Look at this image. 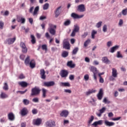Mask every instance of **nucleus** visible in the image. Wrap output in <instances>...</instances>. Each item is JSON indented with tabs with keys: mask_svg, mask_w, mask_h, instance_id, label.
I'll return each instance as SVG.
<instances>
[{
	"mask_svg": "<svg viewBox=\"0 0 127 127\" xmlns=\"http://www.w3.org/2000/svg\"><path fill=\"white\" fill-rule=\"evenodd\" d=\"M75 78V76H74V75H70L69 76V80H71V81L74 80Z\"/></svg>",
	"mask_w": 127,
	"mask_h": 127,
	"instance_id": "obj_59",
	"label": "nucleus"
},
{
	"mask_svg": "<svg viewBox=\"0 0 127 127\" xmlns=\"http://www.w3.org/2000/svg\"><path fill=\"white\" fill-rule=\"evenodd\" d=\"M32 113L33 115H36V114L38 113V111H37V109H34L32 110Z\"/></svg>",
	"mask_w": 127,
	"mask_h": 127,
	"instance_id": "obj_54",
	"label": "nucleus"
},
{
	"mask_svg": "<svg viewBox=\"0 0 127 127\" xmlns=\"http://www.w3.org/2000/svg\"><path fill=\"white\" fill-rule=\"evenodd\" d=\"M0 98L1 99H6V98H8V95L5 94V93L1 92V94H0Z\"/></svg>",
	"mask_w": 127,
	"mask_h": 127,
	"instance_id": "obj_27",
	"label": "nucleus"
},
{
	"mask_svg": "<svg viewBox=\"0 0 127 127\" xmlns=\"http://www.w3.org/2000/svg\"><path fill=\"white\" fill-rule=\"evenodd\" d=\"M67 66L70 67V68H75V64H73L72 61H69L67 63Z\"/></svg>",
	"mask_w": 127,
	"mask_h": 127,
	"instance_id": "obj_28",
	"label": "nucleus"
},
{
	"mask_svg": "<svg viewBox=\"0 0 127 127\" xmlns=\"http://www.w3.org/2000/svg\"><path fill=\"white\" fill-rule=\"evenodd\" d=\"M42 98H45L47 97L46 94H47V90L45 88H42Z\"/></svg>",
	"mask_w": 127,
	"mask_h": 127,
	"instance_id": "obj_23",
	"label": "nucleus"
},
{
	"mask_svg": "<svg viewBox=\"0 0 127 127\" xmlns=\"http://www.w3.org/2000/svg\"><path fill=\"white\" fill-rule=\"evenodd\" d=\"M119 49V46H115L114 47H113L110 49V52L111 53H114L116 50H118Z\"/></svg>",
	"mask_w": 127,
	"mask_h": 127,
	"instance_id": "obj_31",
	"label": "nucleus"
},
{
	"mask_svg": "<svg viewBox=\"0 0 127 127\" xmlns=\"http://www.w3.org/2000/svg\"><path fill=\"white\" fill-rule=\"evenodd\" d=\"M94 117L93 116H91L90 117V118H89V120L88 121L89 125H91V124H92V122H93V121H94Z\"/></svg>",
	"mask_w": 127,
	"mask_h": 127,
	"instance_id": "obj_43",
	"label": "nucleus"
},
{
	"mask_svg": "<svg viewBox=\"0 0 127 127\" xmlns=\"http://www.w3.org/2000/svg\"><path fill=\"white\" fill-rule=\"evenodd\" d=\"M49 26L48 30L50 34L52 35H55V34H56V25L49 24Z\"/></svg>",
	"mask_w": 127,
	"mask_h": 127,
	"instance_id": "obj_1",
	"label": "nucleus"
},
{
	"mask_svg": "<svg viewBox=\"0 0 127 127\" xmlns=\"http://www.w3.org/2000/svg\"><path fill=\"white\" fill-rule=\"evenodd\" d=\"M101 126V125H103V121L102 120H99L97 122H95L93 123L92 126H94V127H97L98 125Z\"/></svg>",
	"mask_w": 127,
	"mask_h": 127,
	"instance_id": "obj_24",
	"label": "nucleus"
},
{
	"mask_svg": "<svg viewBox=\"0 0 127 127\" xmlns=\"http://www.w3.org/2000/svg\"><path fill=\"white\" fill-rule=\"evenodd\" d=\"M71 16L73 18H74V19H79V18H82V17H83L84 16V15H79L75 13H72L71 14Z\"/></svg>",
	"mask_w": 127,
	"mask_h": 127,
	"instance_id": "obj_13",
	"label": "nucleus"
},
{
	"mask_svg": "<svg viewBox=\"0 0 127 127\" xmlns=\"http://www.w3.org/2000/svg\"><path fill=\"white\" fill-rule=\"evenodd\" d=\"M8 119L9 121H14L15 119V117L14 116V114L11 112L8 114Z\"/></svg>",
	"mask_w": 127,
	"mask_h": 127,
	"instance_id": "obj_18",
	"label": "nucleus"
},
{
	"mask_svg": "<svg viewBox=\"0 0 127 127\" xmlns=\"http://www.w3.org/2000/svg\"><path fill=\"white\" fill-rule=\"evenodd\" d=\"M84 80L85 81H88L89 80V75L88 74H85L84 76Z\"/></svg>",
	"mask_w": 127,
	"mask_h": 127,
	"instance_id": "obj_61",
	"label": "nucleus"
},
{
	"mask_svg": "<svg viewBox=\"0 0 127 127\" xmlns=\"http://www.w3.org/2000/svg\"><path fill=\"white\" fill-rule=\"evenodd\" d=\"M102 61L103 62V63H105V64H108V63H110L111 62L110 60H109V59H108V57H103Z\"/></svg>",
	"mask_w": 127,
	"mask_h": 127,
	"instance_id": "obj_22",
	"label": "nucleus"
},
{
	"mask_svg": "<svg viewBox=\"0 0 127 127\" xmlns=\"http://www.w3.org/2000/svg\"><path fill=\"white\" fill-rule=\"evenodd\" d=\"M79 30H80V27H79V26L77 25H74L73 30L71 34V36L74 37V36H75L76 35V33H77V32H79Z\"/></svg>",
	"mask_w": 127,
	"mask_h": 127,
	"instance_id": "obj_8",
	"label": "nucleus"
},
{
	"mask_svg": "<svg viewBox=\"0 0 127 127\" xmlns=\"http://www.w3.org/2000/svg\"><path fill=\"white\" fill-rule=\"evenodd\" d=\"M23 103L24 105L27 106V105H29V100H28V99H25L23 100Z\"/></svg>",
	"mask_w": 127,
	"mask_h": 127,
	"instance_id": "obj_40",
	"label": "nucleus"
},
{
	"mask_svg": "<svg viewBox=\"0 0 127 127\" xmlns=\"http://www.w3.org/2000/svg\"><path fill=\"white\" fill-rule=\"evenodd\" d=\"M103 102V103H105V104H110L111 103V101L108 100V99H107L106 97L104 98Z\"/></svg>",
	"mask_w": 127,
	"mask_h": 127,
	"instance_id": "obj_46",
	"label": "nucleus"
},
{
	"mask_svg": "<svg viewBox=\"0 0 127 127\" xmlns=\"http://www.w3.org/2000/svg\"><path fill=\"white\" fill-rule=\"evenodd\" d=\"M122 14L123 15H127V8H126L125 9H123L122 10Z\"/></svg>",
	"mask_w": 127,
	"mask_h": 127,
	"instance_id": "obj_55",
	"label": "nucleus"
},
{
	"mask_svg": "<svg viewBox=\"0 0 127 127\" xmlns=\"http://www.w3.org/2000/svg\"><path fill=\"white\" fill-rule=\"evenodd\" d=\"M105 124L106 126H108L109 127H112V126H114V125H115L114 122H110L107 121L105 122Z\"/></svg>",
	"mask_w": 127,
	"mask_h": 127,
	"instance_id": "obj_37",
	"label": "nucleus"
},
{
	"mask_svg": "<svg viewBox=\"0 0 127 127\" xmlns=\"http://www.w3.org/2000/svg\"><path fill=\"white\" fill-rule=\"evenodd\" d=\"M55 17L57 18L59 15H60V13H61V6H59L56 9L55 11Z\"/></svg>",
	"mask_w": 127,
	"mask_h": 127,
	"instance_id": "obj_15",
	"label": "nucleus"
},
{
	"mask_svg": "<svg viewBox=\"0 0 127 127\" xmlns=\"http://www.w3.org/2000/svg\"><path fill=\"white\" fill-rule=\"evenodd\" d=\"M29 61H30V57L27 56L26 59L25 60V62H24L25 65L27 66V65L30 64Z\"/></svg>",
	"mask_w": 127,
	"mask_h": 127,
	"instance_id": "obj_34",
	"label": "nucleus"
},
{
	"mask_svg": "<svg viewBox=\"0 0 127 127\" xmlns=\"http://www.w3.org/2000/svg\"><path fill=\"white\" fill-rule=\"evenodd\" d=\"M90 71L93 73V78L95 81H97V74H98V70L97 68L94 66H91L90 67Z\"/></svg>",
	"mask_w": 127,
	"mask_h": 127,
	"instance_id": "obj_3",
	"label": "nucleus"
},
{
	"mask_svg": "<svg viewBox=\"0 0 127 127\" xmlns=\"http://www.w3.org/2000/svg\"><path fill=\"white\" fill-rule=\"evenodd\" d=\"M96 34H97V31H95V30H92V33H91V36H92V38L93 39H94L95 38V35H96Z\"/></svg>",
	"mask_w": 127,
	"mask_h": 127,
	"instance_id": "obj_42",
	"label": "nucleus"
},
{
	"mask_svg": "<svg viewBox=\"0 0 127 127\" xmlns=\"http://www.w3.org/2000/svg\"><path fill=\"white\" fill-rule=\"evenodd\" d=\"M65 93H68V94H71L72 91L70 89H64Z\"/></svg>",
	"mask_w": 127,
	"mask_h": 127,
	"instance_id": "obj_62",
	"label": "nucleus"
},
{
	"mask_svg": "<svg viewBox=\"0 0 127 127\" xmlns=\"http://www.w3.org/2000/svg\"><path fill=\"white\" fill-rule=\"evenodd\" d=\"M18 22H21V23H25V18L23 17H19L17 18Z\"/></svg>",
	"mask_w": 127,
	"mask_h": 127,
	"instance_id": "obj_32",
	"label": "nucleus"
},
{
	"mask_svg": "<svg viewBox=\"0 0 127 127\" xmlns=\"http://www.w3.org/2000/svg\"><path fill=\"white\" fill-rule=\"evenodd\" d=\"M107 25L105 24L103 27V31L104 32H107Z\"/></svg>",
	"mask_w": 127,
	"mask_h": 127,
	"instance_id": "obj_52",
	"label": "nucleus"
},
{
	"mask_svg": "<svg viewBox=\"0 0 127 127\" xmlns=\"http://www.w3.org/2000/svg\"><path fill=\"white\" fill-rule=\"evenodd\" d=\"M77 11H80V12H84L86 11V8L85 7V5L81 4L77 6Z\"/></svg>",
	"mask_w": 127,
	"mask_h": 127,
	"instance_id": "obj_12",
	"label": "nucleus"
},
{
	"mask_svg": "<svg viewBox=\"0 0 127 127\" xmlns=\"http://www.w3.org/2000/svg\"><path fill=\"white\" fill-rule=\"evenodd\" d=\"M112 76L114 78H117L118 77V71H117V69L113 68H112Z\"/></svg>",
	"mask_w": 127,
	"mask_h": 127,
	"instance_id": "obj_19",
	"label": "nucleus"
},
{
	"mask_svg": "<svg viewBox=\"0 0 127 127\" xmlns=\"http://www.w3.org/2000/svg\"><path fill=\"white\" fill-rule=\"evenodd\" d=\"M31 42L32 44H35L36 43V40L35 39V37L33 35H31Z\"/></svg>",
	"mask_w": 127,
	"mask_h": 127,
	"instance_id": "obj_30",
	"label": "nucleus"
},
{
	"mask_svg": "<svg viewBox=\"0 0 127 127\" xmlns=\"http://www.w3.org/2000/svg\"><path fill=\"white\" fill-rule=\"evenodd\" d=\"M18 84L21 87H22L23 88H25L27 87L28 83H27V82L25 81H21L18 82Z\"/></svg>",
	"mask_w": 127,
	"mask_h": 127,
	"instance_id": "obj_20",
	"label": "nucleus"
},
{
	"mask_svg": "<svg viewBox=\"0 0 127 127\" xmlns=\"http://www.w3.org/2000/svg\"><path fill=\"white\" fill-rule=\"evenodd\" d=\"M20 46L22 48H24V47H26V46L25 45V44L23 42H21L20 44Z\"/></svg>",
	"mask_w": 127,
	"mask_h": 127,
	"instance_id": "obj_56",
	"label": "nucleus"
},
{
	"mask_svg": "<svg viewBox=\"0 0 127 127\" xmlns=\"http://www.w3.org/2000/svg\"><path fill=\"white\" fill-rule=\"evenodd\" d=\"M4 26V23L2 21H0V29H3Z\"/></svg>",
	"mask_w": 127,
	"mask_h": 127,
	"instance_id": "obj_44",
	"label": "nucleus"
},
{
	"mask_svg": "<svg viewBox=\"0 0 127 127\" xmlns=\"http://www.w3.org/2000/svg\"><path fill=\"white\" fill-rule=\"evenodd\" d=\"M40 91H41L40 88L36 86L31 89L30 96L31 97H33V96H37V95H39V94H40Z\"/></svg>",
	"mask_w": 127,
	"mask_h": 127,
	"instance_id": "obj_2",
	"label": "nucleus"
},
{
	"mask_svg": "<svg viewBox=\"0 0 127 127\" xmlns=\"http://www.w3.org/2000/svg\"><path fill=\"white\" fill-rule=\"evenodd\" d=\"M102 21H100L98 23H97L96 25V27H97V28H100V27L102 26Z\"/></svg>",
	"mask_w": 127,
	"mask_h": 127,
	"instance_id": "obj_50",
	"label": "nucleus"
},
{
	"mask_svg": "<svg viewBox=\"0 0 127 127\" xmlns=\"http://www.w3.org/2000/svg\"><path fill=\"white\" fill-rule=\"evenodd\" d=\"M104 96V91L103 90V89L101 88L98 92V93L97 95V99L101 101L102 99H103V97Z\"/></svg>",
	"mask_w": 127,
	"mask_h": 127,
	"instance_id": "obj_9",
	"label": "nucleus"
},
{
	"mask_svg": "<svg viewBox=\"0 0 127 127\" xmlns=\"http://www.w3.org/2000/svg\"><path fill=\"white\" fill-rule=\"evenodd\" d=\"M38 11H39V6H36L33 12V15H37L38 14Z\"/></svg>",
	"mask_w": 127,
	"mask_h": 127,
	"instance_id": "obj_26",
	"label": "nucleus"
},
{
	"mask_svg": "<svg viewBox=\"0 0 127 127\" xmlns=\"http://www.w3.org/2000/svg\"><path fill=\"white\" fill-rule=\"evenodd\" d=\"M117 57L118 58H123V56L122 55V54H121V52H117Z\"/></svg>",
	"mask_w": 127,
	"mask_h": 127,
	"instance_id": "obj_58",
	"label": "nucleus"
},
{
	"mask_svg": "<svg viewBox=\"0 0 127 127\" xmlns=\"http://www.w3.org/2000/svg\"><path fill=\"white\" fill-rule=\"evenodd\" d=\"M45 127H55L56 124L55 121L53 120H49L45 123Z\"/></svg>",
	"mask_w": 127,
	"mask_h": 127,
	"instance_id": "obj_4",
	"label": "nucleus"
},
{
	"mask_svg": "<svg viewBox=\"0 0 127 127\" xmlns=\"http://www.w3.org/2000/svg\"><path fill=\"white\" fill-rule=\"evenodd\" d=\"M3 89L4 91H8V84H7V83L5 82L3 84Z\"/></svg>",
	"mask_w": 127,
	"mask_h": 127,
	"instance_id": "obj_36",
	"label": "nucleus"
},
{
	"mask_svg": "<svg viewBox=\"0 0 127 127\" xmlns=\"http://www.w3.org/2000/svg\"><path fill=\"white\" fill-rule=\"evenodd\" d=\"M22 52L23 53H27V48L26 47L22 48Z\"/></svg>",
	"mask_w": 127,
	"mask_h": 127,
	"instance_id": "obj_47",
	"label": "nucleus"
},
{
	"mask_svg": "<svg viewBox=\"0 0 127 127\" xmlns=\"http://www.w3.org/2000/svg\"><path fill=\"white\" fill-rule=\"evenodd\" d=\"M60 85L62 87H70L71 86L69 82H61Z\"/></svg>",
	"mask_w": 127,
	"mask_h": 127,
	"instance_id": "obj_29",
	"label": "nucleus"
},
{
	"mask_svg": "<svg viewBox=\"0 0 127 127\" xmlns=\"http://www.w3.org/2000/svg\"><path fill=\"white\" fill-rule=\"evenodd\" d=\"M44 19H46V16H41L40 17V20H43Z\"/></svg>",
	"mask_w": 127,
	"mask_h": 127,
	"instance_id": "obj_64",
	"label": "nucleus"
},
{
	"mask_svg": "<svg viewBox=\"0 0 127 127\" xmlns=\"http://www.w3.org/2000/svg\"><path fill=\"white\" fill-rule=\"evenodd\" d=\"M105 111H106V108L103 107L99 110V112L100 113H101V114H103V113H105Z\"/></svg>",
	"mask_w": 127,
	"mask_h": 127,
	"instance_id": "obj_57",
	"label": "nucleus"
},
{
	"mask_svg": "<svg viewBox=\"0 0 127 127\" xmlns=\"http://www.w3.org/2000/svg\"><path fill=\"white\" fill-rule=\"evenodd\" d=\"M40 75L41 79L45 80L46 79V75H45V70L44 69H41L40 70Z\"/></svg>",
	"mask_w": 127,
	"mask_h": 127,
	"instance_id": "obj_17",
	"label": "nucleus"
},
{
	"mask_svg": "<svg viewBox=\"0 0 127 127\" xmlns=\"http://www.w3.org/2000/svg\"><path fill=\"white\" fill-rule=\"evenodd\" d=\"M42 49L45 50V51H47V45H42Z\"/></svg>",
	"mask_w": 127,
	"mask_h": 127,
	"instance_id": "obj_49",
	"label": "nucleus"
},
{
	"mask_svg": "<svg viewBox=\"0 0 127 127\" xmlns=\"http://www.w3.org/2000/svg\"><path fill=\"white\" fill-rule=\"evenodd\" d=\"M96 93V90L95 89H89L88 91L86 92V96H89V95H91V94H94Z\"/></svg>",
	"mask_w": 127,
	"mask_h": 127,
	"instance_id": "obj_25",
	"label": "nucleus"
},
{
	"mask_svg": "<svg viewBox=\"0 0 127 127\" xmlns=\"http://www.w3.org/2000/svg\"><path fill=\"white\" fill-rule=\"evenodd\" d=\"M92 101H90L89 102L90 104H91V105H93V106H95L96 105V100L94 99V98H92Z\"/></svg>",
	"mask_w": 127,
	"mask_h": 127,
	"instance_id": "obj_45",
	"label": "nucleus"
},
{
	"mask_svg": "<svg viewBox=\"0 0 127 127\" xmlns=\"http://www.w3.org/2000/svg\"><path fill=\"white\" fill-rule=\"evenodd\" d=\"M88 35V32H84L82 35L81 37L82 38H85L86 37H87Z\"/></svg>",
	"mask_w": 127,
	"mask_h": 127,
	"instance_id": "obj_51",
	"label": "nucleus"
},
{
	"mask_svg": "<svg viewBox=\"0 0 127 127\" xmlns=\"http://www.w3.org/2000/svg\"><path fill=\"white\" fill-rule=\"evenodd\" d=\"M78 51H79V48H75L72 51V55L77 54V52H78Z\"/></svg>",
	"mask_w": 127,
	"mask_h": 127,
	"instance_id": "obj_38",
	"label": "nucleus"
},
{
	"mask_svg": "<svg viewBox=\"0 0 127 127\" xmlns=\"http://www.w3.org/2000/svg\"><path fill=\"white\" fill-rule=\"evenodd\" d=\"M112 45L113 44H112V41H109L107 43V46L108 47H111V46H112Z\"/></svg>",
	"mask_w": 127,
	"mask_h": 127,
	"instance_id": "obj_60",
	"label": "nucleus"
},
{
	"mask_svg": "<svg viewBox=\"0 0 127 127\" xmlns=\"http://www.w3.org/2000/svg\"><path fill=\"white\" fill-rule=\"evenodd\" d=\"M69 74V72L66 69H63L61 71L60 75L62 78H67L68 75Z\"/></svg>",
	"mask_w": 127,
	"mask_h": 127,
	"instance_id": "obj_7",
	"label": "nucleus"
},
{
	"mask_svg": "<svg viewBox=\"0 0 127 127\" xmlns=\"http://www.w3.org/2000/svg\"><path fill=\"white\" fill-rule=\"evenodd\" d=\"M33 102H34V103H38L39 100L37 98H35L33 99Z\"/></svg>",
	"mask_w": 127,
	"mask_h": 127,
	"instance_id": "obj_63",
	"label": "nucleus"
},
{
	"mask_svg": "<svg viewBox=\"0 0 127 127\" xmlns=\"http://www.w3.org/2000/svg\"><path fill=\"white\" fill-rule=\"evenodd\" d=\"M68 55H69V53H68V52H67L66 51L63 52V53L62 54V56L64 58H66V57H67L68 56Z\"/></svg>",
	"mask_w": 127,
	"mask_h": 127,
	"instance_id": "obj_33",
	"label": "nucleus"
},
{
	"mask_svg": "<svg viewBox=\"0 0 127 127\" xmlns=\"http://www.w3.org/2000/svg\"><path fill=\"white\" fill-rule=\"evenodd\" d=\"M68 115H69V112L67 110H63L60 113L61 117H63L64 118H67L68 117Z\"/></svg>",
	"mask_w": 127,
	"mask_h": 127,
	"instance_id": "obj_14",
	"label": "nucleus"
},
{
	"mask_svg": "<svg viewBox=\"0 0 127 127\" xmlns=\"http://www.w3.org/2000/svg\"><path fill=\"white\" fill-rule=\"evenodd\" d=\"M55 85V82L54 81H45L43 83V86L44 87H47L48 88L49 87H53V86Z\"/></svg>",
	"mask_w": 127,
	"mask_h": 127,
	"instance_id": "obj_5",
	"label": "nucleus"
},
{
	"mask_svg": "<svg viewBox=\"0 0 127 127\" xmlns=\"http://www.w3.org/2000/svg\"><path fill=\"white\" fill-rule=\"evenodd\" d=\"M25 78V76L21 73L19 75L18 79H22Z\"/></svg>",
	"mask_w": 127,
	"mask_h": 127,
	"instance_id": "obj_53",
	"label": "nucleus"
},
{
	"mask_svg": "<svg viewBox=\"0 0 127 127\" xmlns=\"http://www.w3.org/2000/svg\"><path fill=\"white\" fill-rule=\"evenodd\" d=\"M16 40V37H14L12 38H8L7 39L4 41V44H8V45H10L11 44H13L14 43V42Z\"/></svg>",
	"mask_w": 127,
	"mask_h": 127,
	"instance_id": "obj_6",
	"label": "nucleus"
},
{
	"mask_svg": "<svg viewBox=\"0 0 127 127\" xmlns=\"http://www.w3.org/2000/svg\"><path fill=\"white\" fill-rule=\"evenodd\" d=\"M27 92V89H25L24 91H17L16 93H20L21 95H23V94H25Z\"/></svg>",
	"mask_w": 127,
	"mask_h": 127,
	"instance_id": "obj_48",
	"label": "nucleus"
},
{
	"mask_svg": "<svg viewBox=\"0 0 127 127\" xmlns=\"http://www.w3.org/2000/svg\"><path fill=\"white\" fill-rule=\"evenodd\" d=\"M64 24L65 26L70 25V24H71V20L70 19H67L64 22Z\"/></svg>",
	"mask_w": 127,
	"mask_h": 127,
	"instance_id": "obj_35",
	"label": "nucleus"
},
{
	"mask_svg": "<svg viewBox=\"0 0 127 127\" xmlns=\"http://www.w3.org/2000/svg\"><path fill=\"white\" fill-rule=\"evenodd\" d=\"M91 43V40L90 39H87L84 44V47H87L88 46V45Z\"/></svg>",
	"mask_w": 127,
	"mask_h": 127,
	"instance_id": "obj_39",
	"label": "nucleus"
},
{
	"mask_svg": "<svg viewBox=\"0 0 127 127\" xmlns=\"http://www.w3.org/2000/svg\"><path fill=\"white\" fill-rule=\"evenodd\" d=\"M41 123H42V120H41V119L40 118L34 119L33 120V125H34V126H40Z\"/></svg>",
	"mask_w": 127,
	"mask_h": 127,
	"instance_id": "obj_11",
	"label": "nucleus"
},
{
	"mask_svg": "<svg viewBox=\"0 0 127 127\" xmlns=\"http://www.w3.org/2000/svg\"><path fill=\"white\" fill-rule=\"evenodd\" d=\"M49 7V4L48 3H46L43 5L44 10H46V9H48Z\"/></svg>",
	"mask_w": 127,
	"mask_h": 127,
	"instance_id": "obj_41",
	"label": "nucleus"
},
{
	"mask_svg": "<svg viewBox=\"0 0 127 127\" xmlns=\"http://www.w3.org/2000/svg\"><path fill=\"white\" fill-rule=\"evenodd\" d=\"M29 64L30 65V67H31L32 69L35 68V65H36V63H35V61H34V60H32Z\"/></svg>",
	"mask_w": 127,
	"mask_h": 127,
	"instance_id": "obj_21",
	"label": "nucleus"
},
{
	"mask_svg": "<svg viewBox=\"0 0 127 127\" xmlns=\"http://www.w3.org/2000/svg\"><path fill=\"white\" fill-rule=\"evenodd\" d=\"M20 114L23 117L26 116L28 114V110L26 108H23L20 111Z\"/></svg>",
	"mask_w": 127,
	"mask_h": 127,
	"instance_id": "obj_16",
	"label": "nucleus"
},
{
	"mask_svg": "<svg viewBox=\"0 0 127 127\" xmlns=\"http://www.w3.org/2000/svg\"><path fill=\"white\" fill-rule=\"evenodd\" d=\"M63 48L64 49H70V43L67 40H64L63 42Z\"/></svg>",
	"mask_w": 127,
	"mask_h": 127,
	"instance_id": "obj_10",
	"label": "nucleus"
}]
</instances>
